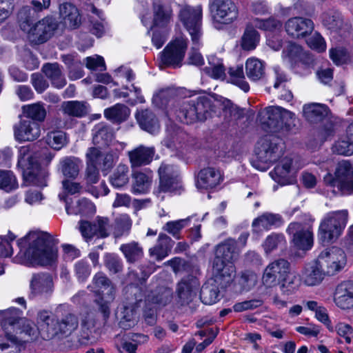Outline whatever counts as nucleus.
Masks as SVG:
<instances>
[{
  "label": "nucleus",
  "mask_w": 353,
  "mask_h": 353,
  "mask_svg": "<svg viewBox=\"0 0 353 353\" xmlns=\"http://www.w3.org/2000/svg\"><path fill=\"white\" fill-rule=\"evenodd\" d=\"M29 247L26 256L34 263L48 265L57 258V249L52 236L47 232H31L27 236Z\"/></svg>",
  "instance_id": "nucleus-2"
},
{
  "label": "nucleus",
  "mask_w": 353,
  "mask_h": 353,
  "mask_svg": "<svg viewBox=\"0 0 353 353\" xmlns=\"http://www.w3.org/2000/svg\"><path fill=\"white\" fill-rule=\"evenodd\" d=\"M21 321L22 322L15 330L13 334H23L24 336H21V339L24 341H29L37 339V332H39L38 328L36 330L32 323L26 319H23Z\"/></svg>",
  "instance_id": "nucleus-57"
},
{
  "label": "nucleus",
  "mask_w": 353,
  "mask_h": 353,
  "mask_svg": "<svg viewBox=\"0 0 353 353\" xmlns=\"http://www.w3.org/2000/svg\"><path fill=\"white\" fill-rule=\"evenodd\" d=\"M136 119L141 129L150 133H155L159 129L158 120L151 110L145 109L138 111Z\"/></svg>",
  "instance_id": "nucleus-39"
},
{
  "label": "nucleus",
  "mask_w": 353,
  "mask_h": 353,
  "mask_svg": "<svg viewBox=\"0 0 353 353\" xmlns=\"http://www.w3.org/2000/svg\"><path fill=\"white\" fill-rule=\"evenodd\" d=\"M33 145L21 146L18 151L17 166L21 169L24 179L39 186H46L45 173L41 170L39 155Z\"/></svg>",
  "instance_id": "nucleus-3"
},
{
  "label": "nucleus",
  "mask_w": 353,
  "mask_h": 353,
  "mask_svg": "<svg viewBox=\"0 0 353 353\" xmlns=\"http://www.w3.org/2000/svg\"><path fill=\"white\" fill-rule=\"evenodd\" d=\"M287 233L292 236L291 242L296 248L308 250L312 247L313 232L312 227L307 224L299 222L291 223L287 228Z\"/></svg>",
  "instance_id": "nucleus-13"
},
{
  "label": "nucleus",
  "mask_w": 353,
  "mask_h": 353,
  "mask_svg": "<svg viewBox=\"0 0 353 353\" xmlns=\"http://www.w3.org/2000/svg\"><path fill=\"white\" fill-rule=\"evenodd\" d=\"M97 296L95 302L103 314L105 325L110 316V303L114 299L116 288L105 273L99 272L94 274L92 285L88 287Z\"/></svg>",
  "instance_id": "nucleus-5"
},
{
  "label": "nucleus",
  "mask_w": 353,
  "mask_h": 353,
  "mask_svg": "<svg viewBox=\"0 0 353 353\" xmlns=\"http://www.w3.org/2000/svg\"><path fill=\"white\" fill-rule=\"evenodd\" d=\"M217 284L208 283L204 284L200 292V299L205 305H212L219 300V289Z\"/></svg>",
  "instance_id": "nucleus-46"
},
{
  "label": "nucleus",
  "mask_w": 353,
  "mask_h": 353,
  "mask_svg": "<svg viewBox=\"0 0 353 353\" xmlns=\"http://www.w3.org/2000/svg\"><path fill=\"white\" fill-rule=\"evenodd\" d=\"M316 261L325 275L332 276L344 268L346 256L341 249L333 247L322 251Z\"/></svg>",
  "instance_id": "nucleus-9"
},
{
  "label": "nucleus",
  "mask_w": 353,
  "mask_h": 353,
  "mask_svg": "<svg viewBox=\"0 0 353 353\" xmlns=\"http://www.w3.org/2000/svg\"><path fill=\"white\" fill-rule=\"evenodd\" d=\"M209 8L216 29L232 23L239 16V9L232 0H210Z\"/></svg>",
  "instance_id": "nucleus-7"
},
{
  "label": "nucleus",
  "mask_w": 353,
  "mask_h": 353,
  "mask_svg": "<svg viewBox=\"0 0 353 353\" xmlns=\"http://www.w3.org/2000/svg\"><path fill=\"white\" fill-rule=\"evenodd\" d=\"M322 22L325 27L332 32H338L344 26V21L341 12L330 10L323 14Z\"/></svg>",
  "instance_id": "nucleus-42"
},
{
  "label": "nucleus",
  "mask_w": 353,
  "mask_h": 353,
  "mask_svg": "<svg viewBox=\"0 0 353 353\" xmlns=\"http://www.w3.org/2000/svg\"><path fill=\"white\" fill-rule=\"evenodd\" d=\"M46 142L52 148L59 150L67 143L66 134L61 130L49 132Z\"/></svg>",
  "instance_id": "nucleus-58"
},
{
  "label": "nucleus",
  "mask_w": 353,
  "mask_h": 353,
  "mask_svg": "<svg viewBox=\"0 0 353 353\" xmlns=\"http://www.w3.org/2000/svg\"><path fill=\"white\" fill-rule=\"evenodd\" d=\"M264 113L267 117L268 121V125H274V121L280 118L288 130H291L296 125L297 118L294 113L279 107H268Z\"/></svg>",
  "instance_id": "nucleus-24"
},
{
  "label": "nucleus",
  "mask_w": 353,
  "mask_h": 353,
  "mask_svg": "<svg viewBox=\"0 0 353 353\" xmlns=\"http://www.w3.org/2000/svg\"><path fill=\"white\" fill-rule=\"evenodd\" d=\"M130 170L128 165L119 164L110 176L111 185L116 188H121L128 184Z\"/></svg>",
  "instance_id": "nucleus-45"
},
{
  "label": "nucleus",
  "mask_w": 353,
  "mask_h": 353,
  "mask_svg": "<svg viewBox=\"0 0 353 353\" xmlns=\"http://www.w3.org/2000/svg\"><path fill=\"white\" fill-rule=\"evenodd\" d=\"M92 141L99 147L108 146L114 139V132L112 128L105 123L96 125L92 130Z\"/></svg>",
  "instance_id": "nucleus-37"
},
{
  "label": "nucleus",
  "mask_w": 353,
  "mask_h": 353,
  "mask_svg": "<svg viewBox=\"0 0 353 353\" xmlns=\"http://www.w3.org/2000/svg\"><path fill=\"white\" fill-rule=\"evenodd\" d=\"M239 252L235 240L228 239L216 247L214 259L232 264L239 257Z\"/></svg>",
  "instance_id": "nucleus-30"
},
{
  "label": "nucleus",
  "mask_w": 353,
  "mask_h": 353,
  "mask_svg": "<svg viewBox=\"0 0 353 353\" xmlns=\"http://www.w3.org/2000/svg\"><path fill=\"white\" fill-rule=\"evenodd\" d=\"M283 58L288 59L292 64H314L312 56L305 52L301 46L294 42H289L284 48Z\"/></svg>",
  "instance_id": "nucleus-25"
},
{
  "label": "nucleus",
  "mask_w": 353,
  "mask_h": 353,
  "mask_svg": "<svg viewBox=\"0 0 353 353\" xmlns=\"http://www.w3.org/2000/svg\"><path fill=\"white\" fill-rule=\"evenodd\" d=\"M190 223V218L182 219L176 221H170L164 224L163 230L172 235L174 239L179 240L182 238V230L187 227Z\"/></svg>",
  "instance_id": "nucleus-53"
},
{
  "label": "nucleus",
  "mask_w": 353,
  "mask_h": 353,
  "mask_svg": "<svg viewBox=\"0 0 353 353\" xmlns=\"http://www.w3.org/2000/svg\"><path fill=\"white\" fill-rule=\"evenodd\" d=\"M290 272V263L284 259H277L270 262L264 269L262 283L266 288H272L279 285L282 279L288 276Z\"/></svg>",
  "instance_id": "nucleus-11"
},
{
  "label": "nucleus",
  "mask_w": 353,
  "mask_h": 353,
  "mask_svg": "<svg viewBox=\"0 0 353 353\" xmlns=\"http://www.w3.org/2000/svg\"><path fill=\"white\" fill-rule=\"evenodd\" d=\"M64 192L59 194V198L61 201L65 203V209L68 214H82L85 213L84 208L91 205L92 203L85 199H82L78 201V208L74 210H70L69 203L68 201V194H75L80 193L82 190V186L79 183L69 181L68 179L63 180L62 182Z\"/></svg>",
  "instance_id": "nucleus-22"
},
{
  "label": "nucleus",
  "mask_w": 353,
  "mask_h": 353,
  "mask_svg": "<svg viewBox=\"0 0 353 353\" xmlns=\"http://www.w3.org/2000/svg\"><path fill=\"white\" fill-rule=\"evenodd\" d=\"M58 28L55 18L47 16L32 26L27 32V37L31 44L40 45L48 41Z\"/></svg>",
  "instance_id": "nucleus-10"
},
{
  "label": "nucleus",
  "mask_w": 353,
  "mask_h": 353,
  "mask_svg": "<svg viewBox=\"0 0 353 353\" xmlns=\"http://www.w3.org/2000/svg\"><path fill=\"white\" fill-rule=\"evenodd\" d=\"M188 47L187 39L180 37L170 42L160 54L162 64L177 65L184 58Z\"/></svg>",
  "instance_id": "nucleus-18"
},
{
  "label": "nucleus",
  "mask_w": 353,
  "mask_h": 353,
  "mask_svg": "<svg viewBox=\"0 0 353 353\" xmlns=\"http://www.w3.org/2000/svg\"><path fill=\"white\" fill-rule=\"evenodd\" d=\"M37 323L39 334L43 340H61L70 336L79 327V318L72 312H68L57 318L49 310H41L37 313Z\"/></svg>",
  "instance_id": "nucleus-1"
},
{
  "label": "nucleus",
  "mask_w": 353,
  "mask_h": 353,
  "mask_svg": "<svg viewBox=\"0 0 353 353\" xmlns=\"http://www.w3.org/2000/svg\"><path fill=\"white\" fill-rule=\"evenodd\" d=\"M281 140L273 135L261 138L256 144L255 153L259 161L267 164L261 170H266L269 165L275 162L282 154Z\"/></svg>",
  "instance_id": "nucleus-8"
},
{
  "label": "nucleus",
  "mask_w": 353,
  "mask_h": 353,
  "mask_svg": "<svg viewBox=\"0 0 353 353\" xmlns=\"http://www.w3.org/2000/svg\"><path fill=\"white\" fill-rule=\"evenodd\" d=\"M96 325L97 321L94 316L90 314H86L81 320V337L88 341Z\"/></svg>",
  "instance_id": "nucleus-64"
},
{
  "label": "nucleus",
  "mask_w": 353,
  "mask_h": 353,
  "mask_svg": "<svg viewBox=\"0 0 353 353\" xmlns=\"http://www.w3.org/2000/svg\"><path fill=\"white\" fill-rule=\"evenodd\" d=\"M158 172L159 185L156 192L158 196L161 192L176 193L181 188L178 171L175 166L162 163L159 168Z\"/></svg>",
  "instance_id": "nucleus-12"
},
{
  "label": "nucleus",
  "mask_w": 353,
  "mask_h": 353,
  "mask_svg": "<svg viewBox=\"0 0 353 353\" xmlns=\"http://www.w3.org/2000/svg\"><path fill=\"white\" fill-rule=\"evenodd\" d=\"M81 161L75 157H65L59 162L60 170L67 178L75 179L79 175Z\"/></svg>",
  "instance_id": "nucleus-40"
},
{
  "label": "nucleus",
  "mask_w": 353,
  "mask_h": 353,
  "mask_svg": "<svg viewBox=\"0 0 353 353\" xmlns=\"http://www.w3.org/2000/svg\"><path fill=\"white\" fill-rule=\"evenodd\" d=\"M30 290L32 296L50 294L53 283L52 277L47 273H38L32 275L30 281Z\"/></svg>",
  "instance_id": "nucleus-33"
},
{
  "label": "nucleus",
  "mask_w": 353,
  "mask_h": 353,
  "mask_svg": "<svg viewBox=\"0 0 353 353\" xmlns=\"http://www.w3.org/2000/svg\"><path fill=\"white\" fill-rule=\"evenodd\" d=\"M172 16V10L169 6L161 4L154 5V24L163 27L169 23Z\"/></svg>",
  "instance_id": "nucleus-54"
},
{
  "label": "nucleus",
  "mask_w": 353,
  "mask_h": 353,
  "mask_svg": "<svg viewBox=\"0 0 353 353\" xmlns=\"http://www.w3.org/2000/svg\"><path fill=\"white\" fill-rule=\"evenodd\" d=\"M280 290L283 295L290 296L294 294L299 288V283L296 276L285 277L280 282Z\"/></svg>",
  "instance_id": "nucleus-63"
},
{
  "label": "nucleus",
  "mask_w": 353,
  "mask_h": 353,
  "mask_svg": "<svg viewBox=\"0 0 353 353\" xmlns=\"http://www.w3.org/2000/svg\"><path fill=\"white\" fill-rule=\"evenodd\" d=\"M223 180L221 172L214 168L208 167L198 174L196 186L199 189H210L219 185Z\"/></svg>",
  "instance_id": "nucleus-28"
},
{
  "label": "nucleus",
  "mask_w": 353,
  "mask_h": 353,
  "mask_svg": "<svg viewBox=\"0 0 353 353\" xmlns=\"http://www.w3.org/2000/svg\"><path fill=\"white\" fill-rule=\"evenodd\" d=\"M132 221L128 214H121L114 219L113 235L115 238H120L130 232Z\"/></svg>",
  "instance_id": "nucleus-50"
},
{
  "label": "nucleus",
  "mask_w": 353,
  "mask_h": 353,
  "mask_svg": "<svg viewBox=\"0 0 353 353\" xmlns=\"http://www.w3.org/2000/svg\"><path fill=\"white\" fill-rule=\"evenodd\" d=\"M22 311L17 308L11 307L5 310H0V322L1 327L6 334L8 339L13 344L17 343V337L13 333L22 322L24 318L21 317Z\"/></svg>",
  "instance_id": "nucleus-19"
},
{
  "label": "nucleus",
  "mask_w": 353,
  "mask_h": 353,
  "mask_svg": "<svg viewBox=\"0 0 353 353\" xmlns=\"http://www.w3.org/2000/svg\"><path fill=\"white\" fill-rule=\"evenodd\" d=\"M200 283L194 276L188 275L179 281L175 290V302L179 306L188 305L196 297Z\"/></svg>",
  "instance_id": "nucleus-16"
},
{
  "label": "nucleus",
  "mask_w": 353,
  "mask_h": 353,
  "mask_svg": "<svg viewBox=\"0 0 353 353\" xmlns=\"http://www.w3.org/2000/svg\"><path fill=\"white\" fill-rule=\"evenodd\" d=\"M18 188L15 176L11 171L0 170V189L10 192Z\"/></svg>",
  "instance_id": "nucleus-61"
},
{
  "label": "nucleus",
  "mask_w": 353,
  "mask_h": 353,
  "mask_svg": "<svg viewBox=\"0 0 353 353\" xmlns=\"http://www.w3.org/2000/svg\"><path fill=\"white\" fill-rule=\"evenodd\" d=\"M292 159L290 157L283 158L276 165L274 170L270 174L273 180L281 185H286L294 183L295 181L292 174Z\"/></svg>",
  "instance_id": "nucleus-26"
},
{
  "label": "nucleus",
  "mask_w": 353,
  "mask_h": 353,
  "mask_svg": "<svg viewBox=\"0 0 353 353\" xmlns=\"http://www.w3.org/2000/svg\"><path fill=\"white\" fill-rule=\"evenodd\" d=\"M252 26L265 31L273 32L280 29L282 27V23L273 17L264 20L255 18L252 21Z\"/></svg>",
  "instance_id": "nucleus-59"
},
{
  "label": "nucleus",
  "mask_w": 353,
  "mask_h": 353,
  "mask_svg": "<svg viewBox=\"0 0 353 353\" xmlns=\"http://www.w3.org/2000/svg\"><path fill=\"white\" fill-rule=\"evenodd\" d=\"M131 192L133 194H146L151 188L152 183V172H134L132 174Z\"/></svg>",
  "instance_id": "nucleus-35"
},
{
  "label": "nucleus",
  "mask_w": 353,
  "mask_h": 353,
  "mask_svg": "<svg viewBox=\"0 0 353 353\" xmlns=\"http://www.w3.org/2000/svg\"><path fill=\"white\" fill-rule=\"evenodd\" d=\"M325 276L316 261L308 263L303 267L301 279L307 286H314L320 284Z\"/></svg>",
  "instance_id": "nucleus-34"
},
{
  "label": "nucleus",
  "mask_w": 353,
  "mask_h": 353,
  "mask_svg": "<svg viewBox=\"0 0 353 353\" xmlns=\"http://www.w3.org/2000/svg\"><path fill=\"white\" fill-rule=\"evenodd\" d=\"M59 14L67 28L73 30L80 27L81 16L74 4L70 2H64L60 4Z\"/></svg>",
  "instance_id": "nucleus-27"
},
{
  "label": "nucleus",
  "mask_w": 353,
  "mask_h": 353,
  "mask_svg": "<svg viewBox=\"0 0 353 353\" xmlns=\"http://www.w3.org/2000/svg\"><path fill=\"white\" fill-rule=\"evenodd\" d=\"M130 114V109L126 105L121 103H117L104 110L105 117L115 123H121L126 121Z\"/></svg>",
  "instance_id": "nucleus-41"
},
{
  "label": "nucleus",
  "mask_w": 353,
  "mask_h": 353,
  "mask_svg": "<svg viewBox=\"0 0 353 353\" xmlns=\"http://www.w3.org/2000/svg\"><path fill=\"white\" fill-rule=\"evenodd\" d=\"M235 267L232 264L214 259L212 264V281L221 288H226L235 276Z\"/></svg>",
  "instance_id": "nucleus-23"
},
{
  "label": "nucleus",
  "mask_w": 353,
  "mask_h": 353,
  "mask_svg": "<svg viewBox=\"0 0 353 353\" xmlns=\"http://www.w3.org/2000/svg\"><path fill=\"white\" fill-rule=\"evenodd\" d=\"M260 40V34L252 26L247 27L241 38V46L245 50H252L256 48Z\"/></svg>",
  "instance_id": "nucleus-55"
},
{
  "label": "nucleus",
  "mask_w": 353,
  "mask_h": 353,
  "mask_svg": "<svg viewBox=\"0 0 353 353\" xmlns=\"http://www.w3.org/2000/svg\"><path fill=\"white\" fill-rule=\"evenodd\" d=\"M303 111V116L310 123H317L327 114L326 106L320 103L306 104Z\"/></svg>",
  "instance_id": "nucleus-44"
},
{
  "label": "nucleus",
  "mask_w": 353,
  "mask_h": 353,
  "mask_svg": "<svg viewBox=\"0 0 353 353\" xmlns=\"http://www.w3.org/2000/svg\"><path fill=\"white\" fill-rule=\"evenodd\" d=\"M285 243V236L282 234L272 233L266 237L263 243V248L265 254H268Z\"/></svg>",
  "instance_id": "nucleus-60"
},
{
  "label": "nucleus",
  "mask_w": 353,
  "mask_h": 353,
  "mask_svg": "<svg viewBox=\"0 0 353 353\" xmlns=\"http://www.w3.org/2000/svg\"><path fill=\"white\" fill-rule=\"evenodd\" d=\"M174 243L170 236L165 233H160L157 244L149 250L150 255L157 261L163 259L168 255Z\"/></svg>",
  "instance_id": "nucleus-36"
},
{
  "label": "nucleus",
  "mask_w": 353,
  "mask_h": 353,
  "mask_svg": "<svg viewBox=\"0 0 353 353\" xmlns=\"http://www.w3.org/2000/svg\"><path fill=\"white\" fill-rule=\"evenodd\" d=\"M155 154L154 147L139 145L128 152L132 168H139L150 164Z\"/></svg>",
  "instance_id": "nucleus-31"
},
{
  "label": "nucleus",
  "mask_w": 353,
  "mask_h": 353,
  "mask_svg": "<svg viewBox=\"0 0 353 353\" xmlns=\"http://www.w3.org/2000/svg\"><path fill=\"white\" fill-rule=\"evenodd\" d=\"M120 251L124 255L128 263H134L143 256V249L137 241L123 243L120 246Z\"/></svg>",
  "instance_id": "nucleus-43"
},
{
  "label": "nucleus",
  "mask_w": 353,
  "mask_h": 353,
  "mask_svg": "<svg viewBox=\"0 0 353 353\" xmlns=\"http://www.w3.org/2000/svg\"><path fill=\"white\" fill-rule=\"evenodd\" d=\"M228 81L239 86L245 92L250 90L249 84L245 80L243 68H228Z\"/></svg>",
  "instance_id": "nucleus-56"
},
{
  "label": "nucleus",
  "mask_w": 353,
  "mask_h": 353,
  "mask_svg": "<svg viewBox=\"0 0 353 353\" xmlns=\"http://www.w3.org/2000/svg\"><path fill=\"white\" fill-rule=\"evenodd\" d=\"M42 71L54 87L61 88L66 84V81L59 68H43Z\"/></svg>",
  "instance_id": "nucleus-62"
},
{
  "label": "nucleus",
  "mask_w": 353,
  "mask_h": 353,
  "mask_svg": "<svg viewBox=\"0 0 353 353\" xmlns=\"http://www.w3.org/2000/svg\"><path fill=\"white\" fill-rule=\"evenodd\" d=\"M172 298L171 288L160 286L148 291L145 296V301L149 305L165 306L172 301Z\"/></svg>",
  "instance_id": "nucleus-32"
},
{
  "label": "nucleus",
  "mask_w": 353,
  "mask_h": 353,
  "mask_svg": "<svg viewBox=\"0 0 353 353\" xmlns=\"http://www.w3.org/2000/svg\"><path fill=\"white\" fill-rule=\"evenodd\" d=\"M31 5L22 7L17 14V22L22 31L27 33L39 18V12L47 9L50 5V0H43V3L32 0Z\"/></svg>",
  "instance_id": "nucleus-15"
},
{
  "label": "nucleus",
  "mask_w": 353,
  "mask_h": 353,
  "mask_svg": "<svg viewBox=\"0 0 353 353\" xmlns=\"http://www.w3.org/2000/svg\"><path fill=\"white\" fill-rule=\"evenodd\" d=\"M325 184L331 188H337L343 195L353 192V165L348 161L339 163L335 171V176L327 174L324 178Z\"/></svg>",
  "instance_id": "nucleus-6"
},
{
  "label": "nucleus",
  "mask_w": 353,
  "mask_h": 353,
  "mask_svg": "<svg viewBox=\"0 0 353 353\" xmlns=\"http://www.w3.org/2000/svg\"><path fill=\"white\" fill-rule=\"evenodd\" d=\"M14 137L18 141H32L41 134L40 125L34 121L21 117L14 126Z\"/></svg>",
  "instance_id": "nucleus-21"
},
{
  "label": "nucleus",
  "mask_w": 353,
  "mask_h": 353,
  "mask_svg": "<svg viewBox=\"0 0 353 353\" xmlns=\"http://www.w3.org/2000/svg\"><path fill=\"white\" fill-rule=\"evenodd\" d=\"M177 116L182 122L187 124L199 121L194 100L190 99L183 102Z\"/></svg>",
  "instance_id": "nucleus-47"
},
{
  "label": "nucleus",
  "mask_w": 353,
  "mask_h": 353,
  "mask_svg": "<svg viewBox=\"0 0 353 353\" xmlns=\"http://www.w3.org/2000/svg\"><path fill=\"white\" fill-rule=\"evenodd\" d=\"M330 57L336 65H349L353 63V56L343 47L333 48L330 50Z\"/></svg>",
  "instance_id": "nucleus-51"
},
{
  "label": "nucleus",
  "mask_w": 353,
  "mask_h": 353,
  "mask_svg": "<svg viewBox=\"0 0 353 353\" xmlns=\"http://www.w3.org/2000/svg\"><path fill=\"white\" fill-rule=\"evenodd\" d=\"M23 118L34 121L41 122L46 117V110L41 103H32L23 106Z\"/></svg>",
  "instance_id": "nucleus-49"
},
{
  "label": "nucleus",
  "mask_w": 353,
  "mask_h": 353,
  "mask_svg": "<svg viewBox=\"0 0 353 353\" xmlns=\"http://www.w3.org/2000/svg\"><path fill=\"white\" fill-rule=\"evenodd\" d=\"M110 229L109 219L103 216H97L92 222L81 221L79 225L81 235L86 241L94 236L106 238L110 234Z\"/></svg>",
  "instance_id": "nucleus-17"
},
{
  "label": "nucleus",
  "mask_w": 353,
  "mask_h": 353,
  "mask_svg": "<svg viewBox=\"0 0 353 353\" xmlns=\"http://www.w3.org/2000/svg\"><path fill=\"white\" fill-rule=\"evenodd\" d=\"M283 223L282 216L279 214L265 212L254 219L252 227L256 230H270L277 228Z\"/></svg>",
  "instance_id": "nucleus-38"
},
{
  "label": "nucleus",
  "mask_w": 353,
  "mask_h": 353,
  "mask_svg": "<svg viewBox=\"0 0 353 353\" xmlns=\"http://www.w3.org/2000/svg\"><path fill=\"white\" fill-rule=\"evenodd\" d=\"M193 100L199 121H205L210 116L211 100L205 96H201Z\"/></svg>",
  "instance_id": "nucleus-52"
},
{
  "label": "nucleus",
  "mask_w": 353,
  "mask_h": 353,
  "mask_svg": "<svg viewBox=\"0 0 353 353\" xmlns=\"http://www.w3.org/2000/svg\"><path fill=\"white\" fill-rule=\"evenodd\" d=\"M179 18L192 37L193 42L199 41L201 34L202 8L185 6L181 9Z\"/></svg>",
  "instance_id": "nucleus-14"
},
{
  "label": "nucleus",
  "mask_w": 353,
  "mask_h": 353,
  "mask_svg": "<svg viewBox=\"0 0 353 353\" xmlns=\"http://www.w3.org/2000/svg\"><path fill=\"white\" fill-rule=\"evenodd\" d=\"M348 211L341 210L327 213L321 219L318 235L323 243L336 241L343 234L348 221Z\"/></svg>",
  "instance_id": "nucleus-4"
},
{
  "label": "nucleus",
  "mask_w": 353,
  "mask_h": 353,
  "mask_svg": "<svg viewBox=\"0 0 353 353\" xmlns=\"http://www.w3.org/2000/svg\"><path fill=\"white\" fill-rule=\"evenodd\" d=\"M61 110L64 114L73 117L81 118L87 114L85 103L78 101L63 102Z\"/></svg>",
  "instance_id": "nucleus-48"
},
{
  "label": "nucleus",
  "mask_w": 353,
  "mask_h": 353,
  "mask_svg": "<svg viewBox=\"0 0 353 353\" xmlns=\"http://www.w3.org/2000/svg\"><path fill=\"white\" fill-rule=\"evenodd\" d=\"M314 25L307 18L295 17L289 19L285 23L288 35L293 39H303L312 34Z\"/></svg>",
  "instance_id": "nucleus-20"
},
{
  "label": "nucleus",
  "mask_w": 353,
  "mask_h": 353,
  "mask_svg": "<svg viewBox=\"0 0 353 353\" xmlns=\"http://www.w3.org/2000/svg\"><path fill=\"white\" fill-rule=\"evenodd\" d=\"M334 301L340 308L346 310L353 307V283L343 282L338 285L334 294Z\"/></svg>",
  "instance_id": "nucleus-29"
}]
</instances>
